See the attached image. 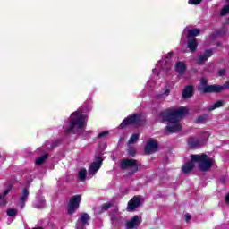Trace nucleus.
<instances>
[{"label":"nucleus","instance_id":"f257e3e1","mask_svg":"<svg viewBox=\"0 0 229 229\" xmlns=\"http://www.w3.org/2000/svg\"><path fill=\"white\" fill-rule=\"evenodd\" d=\"M188 112L189 111L185 107L166 109L159 114L158 121L161 123L167 122L165 130L169 133H178V131H182L180 117H184V115H187Z\"/></svg>","mask_w":229,"mask_h":229},{"label":"nucleus","instance_id":"f03ea898","mask_svg":"<svg viewBox=\"0 0 229 229\" xmlns=\"http://www.w3.org/2000/svg\"><path fill=\"white\" fill-rule=\"evenodd\" d=\"M191 160L184 164L182 167V173H191L196 166L194 162L198 163V167L202 173H208L214 167L216 161L212 157H208L207 154H191Z\"/></svg>","mask_w":229,"mask_h":229},{"label":"nucleus","instance_id":"7ed1b4c3","mask_svg":"<svg viewBox=\"0 0 229 229\" xmlns=\"http://www.w3.org/2000/svg\"><path fill=\"white\" fill-rule=\"evenodd\" d=\"M87 121V115L81 114V113L75 111L72 114L70 121L64 123L63 128L64 129V133H76L77 135H89L90 131H83L85 128V123Z\"/></svg>","mask_w":229,"mask_h":229},{"label":"nucleus","instance_id":"20e7f679","mask_svg":"<svg viewBox=\"0 0 229 229\" xmlns=\"http://www.w3.org/2000/svg\"><path fill=\"white\" fill-rule=\"evenodd\" d=\"M80 203H81V195L72 196L67 207V213L69 216H72V214L80 208Z\"/></svg>","mask_w":229,"mask_h":229},{"label":"nucleus","instance_id":"39448f33","mask_svg":"<svg viewBox=\"0 0 229 229\" xmlns=\"http://www.w3.org/2000/svg\"><path fill=\"white\" fill-rule=\"evenodd\" d=\"M130 124H136L140 126L142 124V116L140 114H133L125 118L120 124V128H125Z\"/></svg>","mask_w":229,"mask_h":229},{"label":"nucleus","instance_id":"423d86ee","mask_svg":"<svg viewBox=\"0 0 229 229\" xmlns=\"http://www.w3.org/2000/svg\"><path fill=\"white\" fill-rule=\"evenodd\" d=\"M121 169H131V171H139V163L135 159H123L120 162Z\"/></svg>","mask_w":229,"mask_h":229},{"label":"nucleus","instance_id":"0eeeda50","mask_svg":"<svg viewBox=\"0 0 229 229\" xmlns=\"http://www.w3.org/2000/svg\"><path fill=\"white\" fill-rule=\"evenodd\" d=\"M141 201L142 196L140 195H135L133 198H131L127 204L128 212H133V210L139 208Z\"/></svg>","mask_w":229,"mask_h":229},{"label":"nucleus","instance_id":"6e6552de","mask_svg":"<svg viewBox=\"0 0 229 229\" xmlns=\"http://www.w3.org/2000/svg\"><path fill=\"white\" fill-rule=\"evenodd\" d=\"M173 56V52H170L166 55L165 58L163 61L157 62V67H161L165 71H169L171 69V58Z\"/></svg>","mask_w":229,"mask_h":229},{"label":"nucleus","instance_id":"1a4fd4ad","mask_svg":"<svg viewBox=\"0 0 229 229\" xmlns=\"http://www.w3.org/2000/svg\"><path fill=\"white\" fill-rule=\"evenodd\" d=\"M225 89H229V81H226L224 85H211L207 88H205V92H215V93H219L223 92Z\"/></svg>","mask_w":229,"mask_h":229},{"label":"nucleus","instance_id":"9d476101","mask_svg":"<svg viewBox=\"0 0 229 229\" xmlns=\"http://www.w3.org/2000/svg\"><path fill=\"white\" fill-rule=\"evenodd\" d=\"M157 149H158V144H157V141L148 140L145 146V153H147V155H151L156 153Z\"/></svg>","mask_w":229,"mask_h":229},{"label":"nucleus","instance_id":"9b49d317","mask_svg":"<svg viewBox=\"0 0 229 229\" xmlns=\"http://www.w3.org/2000/svg\"><path fill=\"white\" fill-rule=\"evenodd\" d=\"M101 165H103V158L97 157L95 161L89 165V173H98L101 169Z\"/></svg>","mask_w":229,"mask_h":229},{"label":"nucleus","instance_id":"f8f14e48","mask_svg":"<svg viewBox=\"0 0 229 229\" xmlns=\"http://www.w3.org/2000/svg\"><path fill=\"white\" fill-rule=\"evenodd\" d=\"M141 223L140 218H139V216H134L131 220L127 221L125 224L126 229H133L137 228V226H140Z\"/></svg>","mask_w":229,"mask_h":229},{"label":"nucleus","instance_id":"ddd939ff","mask_svg":"<svg viewBox=\"0 0 229 229\" xmlns=\"http://www.w3.org/2000/svg\"><path fill=\"white\" fill-rule=\"evenodd\" d=\"M212 55H214V52L211 49L206 50L204 52V54L200 55L199 56V58L197 59V64L199 65H201V64H205V62L207 60H208V58H210V56H212Z\"/></svg>","mask_w":229,"mask_h":229},{"label":"nucleus","instance_id":"4468645a","mask_svg":"<svg viewBox=\"0 0 229 229\" xmlns=\"http://www.w3.org/2000/svg\"><path fill=\"white\" fill-rule=\"evenodd\" d=\"M89 221H90V216L87 213H81V216L78 218L77 223L81 225V226H89Z\"/></svg>","mask_w":229,"mask_h":229},{"label":"nucleus","instance_id":"2eb2a0df","mask_svg":"<svg viewBox=\"0 0 229 229\" xmlns=\"http://www.w3.org/2000/svg\"><path fill=\"white\" fill-rule=\"evenodd\" d=\"M188 49H190L191 53H196V49H198V41L196 38H188Z\"/></svg>","mask_w":229,"mask_h":229},{"label":"nucleus","instance_id":"dca6fc26","mask_svg":"<svg viewBox=\"0 0 229 229\" xmlns=\"http://www.w3.org/2000/svg\"><path fill=\"white\" fill-rule=\"evenodd\" d=\"M29 195H30V191H28V188H24L22 191V195L19 200V206L21 207V208H24V205H26V199H28Z\"/></svg>","mask_w":229,"mask_h":229},{"label":"nucleus","instance_id":"f3484780","mask_svg":"<svg viewBox=\"0 0 229 229\" xmlns=\"http://www.w3.org/2000/svg\"><path fill=\"white\" fill-rule=\"evenodd\" d=\"M188 146L190 148H199L203 146V144L201 143V140L198 138H189Z\"/></svg>","mask_w":229,"mask_h":229},{"label":"nucleus","instance_id":"a211bd4d","mask_svg":"<svg viewBox=\"0 0 229 229\" xmlns=\"http://www.w3.org/2000/svg\"><path fill=\"white\" fill-rule=\"evenodd\" d=\"M193 92L194 88L192 86H186L182 90V98L184 99H189V98H192Z\"/></svg>","mask_w":229,"mask_h":229},{"label":"nucleus","instance_id":"6ab92c4d","mask_svg":"<svg viewBox=\"0 0 229 229\" xmlns=\"http://www.w3.org/2000/svg\"><path fill=\"white\" fill-rule=\"evenodd\" d=\"M175 71L176 72H178V74H180V76H182V74H184L186 71L185 63L182 61L177 62L175 64Z\"/></svg>","mask_w":229,"mask_h":229},{"label":"nucleus","instance_id":"aec40b11","mask_svg":"<svg viewBox=\"0 0 229 229\" xmlns=\"http://www.w3.org/2000/svg\"><path fill=\"white\" fill-rule=\"evenodd\" d=\"M13 189V182H9L7 184L6 190L4 191L3 195L0 194V201L3 199V205H6V200L4 199V196H8L10 194V191Z\"/></svg>","mask_w":229,"mask_h":229},{"label":"nucleus","instance_id":"412c9836","mask_svg":"<svg viewBox=\"0 0 229 229\" xmlns=\"http://www.w3.org/2000/svg\"><path fill=\"white\" fill-rule=\"evenodd\" d=\"M207 83H208V81H207V79L202 78L200 80V85H201L200 90L202 92H204L205 94L216 93V91H205V89L207 87H210L211 86V85H207Z\"/></svg>","mask_w":229,"mask_h":229},{"label":"nucleus","instance_id":"4be33fe9","mask_svg":"<svg viewBox=\"0 0 229 229\" xmlns=\"http://www.w3.org/2000/svg\"><path fill=\"white\" fill-rule=\"evenodd\" d=\"M201 33L199 29H191L188 30V38H194V37H198Z\"/></svg>","mask_w":229,"mask_h":229},{"label":"nucleus","instance_id":"5701e85b","mask_svg":"<svg viewBox=\"0 0 229 229\" xmlns=\"http://www.w3.org/2000/svg\"><path fill=\"white\" fill-rule=\"evenodd\" d=\"M49 154H45L43 156H40L39 157H38L36 159V165H42V164H44V162L47 161V159L48 158Z\"/></svg>","mask_w":229,"mask_h":229},{"label":"nucleus","instance_id":"b1692460","mask_svg":"<svg viewBox=\"0 0 229 229\" xmlns=\"http://www.w3.org/2000/svg\"><path fill=\"white\" fill-rule=\"evenodd\" d=\"M223 105H225V102L223 100H219L216 103H215L214 105L210 106L208 107V110L212 111V110H216V108H221V106H223Z\"/></svg>","mask_w":229,"mask_h":229},{"label":"nucleus","instance_id":"393cba45","mask_svg":"<svg viewBox=\"0 0 229 229\" xmlns=\"http://www.w3.org/2000/svg\"><path fill=\"white\" fill-rule=\"evenodd\" d=\"M139 140V134H132L129 139V144H135Z\"/></svg>","mask_w":229,"mask_h":229},{"label":"nucleus","instance_id":"a878e982","mask_svg":"<svg viewBox=\"0 0 229 229\" xmlns=\"http://www.w3.org/2000/svg\"><path fill=\"white\" fill-rule=\"evenodd\" d=\"M112 207H114V204L108 202L102 204L101 208L104 212H106V210H109V208H112Z\"/></svg>","mask_w":229,"mask_h":229},{"label":"nucleus","instance_id":"bb28decb","mask_svg":"<svg viewBox=\"0 0 229 229\" xmlns=\"http://www.w3.org/2000/svg\"><path fill=\"white\" fill-rule=\"evenodd\" d=\"M208 137H210V134L208 132H203L199 139V140L201 141V144H203V142H205V140H208Z\"/></svg>","mask_w":229,"mask_h":229},{"label":"nucleus","instance_id":"cd10ccee","mask_svg":"<svg viewBox=\"0 0 229 229\" xmlns=\"http://www.w3.org/2000/svg\"><path fill=\"white\" fill-rule=\"evenodd\" d=\"M7 216L9 217H15L17 216V209L10 208L7 210Z\"/></svg>","mask_w":229,"mask_h":229},{"label":"nucleus","instance_id":"c85d7f7f","mask_svg":"<svg viewBox=\"0 0 229 229\" xmlns=\"http://www.w3.org/2000/svg\"><path fill=\"white\" fill-rule=\"evenodd\" d=\"M228 13H229V4L225 5V6L222 8L221 13H220V15L225 16V15H228Z\"/></svg>","mask_w":229,"mask_h":229},{"label":"nucleus","instance_id":"c756f323","mask_svg":"<svg viewBox=\"0 0 229 229\" xmlns=\"http://www.w3.org/2000/svg\"><path fill=\"white\" fill-rule=\"evenodd\" d=\"M197 123L199 124H203L204 123H207V115L199 116L197 118Z\"/></svg>","mask_w":229,"mask_h":229},{"label":"nucleus","instance_id":"7c9ffc66","mask_svg":"<svg viewBox=\"0 0 229 229\" xmlns=\"http://www.w3.org/2000/svg\"><path fill=\"white\" fill-rule=\"evenodd\" d=\"M78 179L81 182H85V180L87 179V173H79Z\"/></svg>","mask_w":229,"mask_h":229},{"label":"nucleus","instance_id":"2f4dec72","mask_svg":"<svg viewBox=\"0 0 229 229\" xmlns=\"http://www.w3.org/2000/svg\"><path fill=\"white\" fill-rule=\"evenodd\" d=\"M108 133H109L108 131L100 132V133L98 134V139H103V138L106 137V135H108Z\"/></svg>","mask_w":229,"mask_h":229},{"label":"nucleus","instance_id":"473e14b6","mask_svg":"<svg viewBox=\"0 0 229 229\" xmlns=\"http://www.w3.org/2000/svg\"><path fill=\"white\" fill-rule=\"evenodd\" d=\"M203 0H189V4H199Z\"/></svg>","mask_w":229,"mask_h":229},{"label":"nucleus","instance_id":"72a5a7b5","mask_svg":"<svg viewBox=\"0 0 229 229\" xmlns=\"http://www.w3.org/2000/svg\"><path fill=\"white\" fill-rule=\"evenodd\" d=\"M31 182H33V176H31V175H30V174H28L27 179H26V183H31Z\"/></svg>","mask_w":229,"mask_h":229},{"label":"nucleus","instance_id":"f704fd0d","mask_svg":"<svg viewBox=\"0 0 229 229\" xmlns=\"http://www.w3.org/2000/svg\"><path fill=\"white\" fill-rule=\"evenodd\" d=\"M225 74H226V70L222 69L218 71V75L219 76H225Z\"/></svg>","mask_w":229,"mask_h":229},{"label":"nucleus","instance_id":"c9c22d12","mask_svg":"<svg viewBox=\"0 0 229 229\" xmlns=\"http://www.w3.org/2000/svg\"><path fill=\"white\" fill-rule=\"evenodd\" d=\"M35 208H44V202H41L40 204H35Z\"/></svg>","mask_w":229,"mask_h":229},{"label":"nucleus","instance_id":"e433bc0d","mask_svg":"<svg viewBox=\"0 0 229 229\" xmlns=\"http://www.w3.org/2000/svg\"><path fill=\"white\" fill-rule=\"evenodd\" d=\"M191 218H192V216H191V214H186L185 215V221H186V223L191 221Z\"/></svg>","mask_w":229,"mask_h":229},{"label":"nucleus","instance_id":"4c0bfd02","mask_svg":"<svg viewBox=\"0 0 229 229\" xmlns=\"http://www.w3.org/2000/svg\"><path fill=\"white\" fill-rule=\"evenodd\" d=\"M58 144H60V140H56L55 142L52 143V146H51L52 149L56 148V146H58Z\"/></svg>","mask_w":229,"mask_h":229},{"label":"nucleus","instance_id":"58836bf2","mask_svg":"<svg viewBox=\"0 0 229 229\" xmlns=\"http://www.w3.org/2000/svg\"><path fill=\"white\" fill-rule=\"evenodd\" d=\"M128 153L131 157H135V150L130 149Z\"/></svg>","mask_w":229,"mask_h":229},{"label":"nucleus","instance_id":"ea45409f","mask_svg":"<svg viewBox=\"0 0 229 229\" xmlns=\"http://www.w3.org/2000/svg\"><path fill=\"white\" fill-rule=\"evenodd\" d=\"M225 203L226 205H229V193H227L225 196Z\"/></svg>","mask_w":229,"mask_h":229},{"label":"nucleus","instance_id":"a19ab883","mask_svg":"<svg viewBox=\"0 0 229 229\" xmlns=\"http://www.w3.org/2000/svg\"><path fill=\"white\" fill-rule=\"evenodd\" d=\"M79 173H87V169L86 168H81Z\"/></svg>","mask_w":229,"mask_h":229},{"label":"nucleus","instance_id":"79ce46f5","mask_svg":"<svg viewBox=\"0 0 229 229\" xmlns=\"http://www.w3.org/2000/svg\"><path fill=\"white\" fill-rule=\"evenodd\" d=\"M169 92H171V91H170L169 89H166L164 94H165V96H169Z\"/></svg>","mask_w":229,"mask_h":229},{"label":"nucleus","instance_id":"37998d69","mask_svg":"<svg viewBox=\"0 0 229 229\" xmlns=\"http://www.w3.org/2000/svg\"><path fill=\"white\" fill-rule=\"evenodd\" d=\"M32 229H44V227L38 226V227H33Z\"/></svg>","mask_w":229,"mask_h":229},{"label":"nucleus","instance_id":"c03bdc74","mask_svg":"<svg viewBox=\"0 0 229 229\" xmlns=\"http://www.w3.org/2000/svg\"><path fill=\"white\" fill-rule=\"evenodd\" d=\"M165 172V168H161V173Z\"/></svg>","mask_w":229,"mask_h":229},{"label":"nucleus","instance_id":"a18cd8bd","mask_svg":"<svg viewBox=\"0 0 229 229\" xmlns=\"http://www.w3.org/2000/svg\"><path fill=\"white\" fill-rule=\"evenodd\" d=\"M220 182L225 183V179H221Z\"/></svg>","mask_w":229,"mask_h":229}]
</instances>
